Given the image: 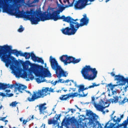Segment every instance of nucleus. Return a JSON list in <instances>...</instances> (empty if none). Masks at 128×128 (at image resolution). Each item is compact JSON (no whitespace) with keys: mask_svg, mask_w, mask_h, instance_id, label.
Here are the masks:
<instances>
[{"mask_svg":"<svg viewBox=\"0 0 128 128\" xmlns=\"http://www.w3.org/2000/svg\"><path fill=\"white\" fill-rule=\"evenodd\" d=\"M52 20L54 22H56L60 20H63V22L70 23V27H66L61 30V32L63 34L66 36H73L76 34V32H78V30L80 26H84L80 25L78 22V19H74L70 16L66 17L64 15L60 16L58 10H54L52 8L48 9L47 14H42L38 10H34L30 9V11H26V20H30L32 24H38L39 22H45V20Z\"/></svg>","mask_w":128,"mask_h":128,"instance_id":"obj_1","label":"nucleus"},{"mask_svg":"<svg viewBox=\"0 0 128 128\" xmlns=\"http://www.w3.org/2000/svg\"><path fill=\"white\" fill-rule=\"evenodd\" d=\"M10 64L12 66V70L16 76L19 78V76H22L25 78H29L28 80H32L34 78V76L32 74V72H33V74H36V76H38V78H36V81L38 84L46 82L44 78H46V76H52V74H50V72L48 70L44 68V66L38 64H32L29 69L28 73L22 68H18L17 66L18 65H16L14 64H10Z\"/></svg>","mask_w":128,"mask_h":128,"instance_id":"obj_2","label":"nucleus"},{"mask_svg":"<svg viewBox=\"0 0 128 128\" xmlns=\"http://www.w3.org/2000/svg\"><path fill=\"white\" fill-rule=\"evenodd\" d=\"M12 47L8 45L0 46V58L2 62H5L6 66H8L10 64H14L16 66L20 64V62L16 60L14 57L12 56V54L16 56L17 58H18L19 56H24L26 60H30L31 57L32 60H34V54L33 52H25L22 53V51H18L17 50H12Z\"/></svg>","mask_w":128,"mask_h":128,"instance_id":"obj_3","label":"nucleus"},{"mask_svg":"<svg viewBox=\"0 0 128 128\" xmlns=\"http://www.w3.org/2000/svg\"><path fill=\"white\" fill-rule=\"evenodd\" d=\"M50 62L52 70H55L56 75L58 78H66L68 73L66 71H64L60 66L58 65V61L56 58H53L52 56L50 58Z\"/></svg>","mask_w":128,"mask_h":128,"instance_id":"obj_4","label":"nucleus"},{"mask_svg":"<svg viewBox=\"0 0 128 128\" xmlns=\"http://www.w3.org/2000/svg\"><path fill=\"white\" fill-rule=\"evenodd\" d=\"M81 74L84 80H92L96 78L98 71L96 68H92L90 66H86L82 68Z\"/></svg>","mask_w":128,"mask_h":128,"instance_id":"obj_5","label":"nucleus"},{"mask_svg":"<svg viewBox=\"0 0 128 128\" xmlns=\"http://www.w3.org/2000/svg\"><path fill=\"white\" fill-rule=\"evenodd\" d=\"M116 116H114L112 120L115 123H110L108 121V122L106 123L104 128H127L128 124V116L126 120H124L122 124H120V118H118L116 119ZM110 124V125L108 126V124Z\"/></svg>","mask_w":128,"mask_h":128,"instance_id":"obj_6","label":"nucleus"},{"mask_svg":"<svg viewBox=\"0 0 128 128\" xmlns=\"http://www.w3.org/2000/svg\"><path fill=\"white\" fill-rule=\"evenodd\" d=\"M46 90H39L36 92H33V94L30 91H26V92L29 94H30V96L27 98V100L30 102H34L36 100H38V98H44V96H46L45 94L46 92Z\"/></svg>","mask_w":128,"mask_h":128,"instance_id":"obj_7","label":"nucleus"},{"mask_svg":"<svg viewBox=\"0 0 128 128\" xmlns=\"http://www.w3.org/2000/svg\"><path fill=\"white\" fill-rule=\"evenodd\" d=\"M86 116H88L89 123L90 124H92L93 126H101L100 123L98 121V116L96 114H94V112L92 111H88L86 112Z\"/></svg>","mask_w":128,"mask_h":128,"instance_id":"obj_8","label":"nucleus"},{"mask_svg":"<svg viewBox=\"0 0 128 128\" xmlns=\"http://www.w3.org/2000/svg\"><path fill=\"white\" fill-rule=\"evenodd\" d=\"M95 0H78L76 4L74 5V8L76 10H82L83 8H84L86 6V4L90 2H94Z\"/></svg>","mask_w":128,"mask_h":128,"instance_id":"obj_9","label":"nucleus"},{"mask_svg":"<svg viewBox=\"0 0 128 128\" xmlns=\"http://www.w3.org/2000/svg\"><path fill=\"white\" fill-rule=\"evenodd\" d=\"M10 6L8 0H0V8H4L5 12H7V14L9 12L8 7Z\"/></svg>","mask_w":128,"mask_h":128,"instance_id":"obj_10","label":"nucleus"},{"mask_svg":"<svg viewBox=\"0 0 128 128\" xmlns=\"http://www.w3.org/2000/svg\"><path fill=\"white\" fill-rule=\"evenodd\" d=\"M83 18L80 20V26H88L90 22V19L86 16V14L83 16Z\"/></svg>","mask_w":128,"mask_h":128,"instance_id":"obj_11","label":"nucleus"},{"mask_svg":"<svg viewBox=\"0 0 128 128\" xmlns=\"http://www.w3.org/2000/svg\"><path fill=\"white\" fill-rule=\"evenodd\" d=\"M46 103H44V104L38 105L36 106L37 108L38 107V108L40 114H44V112H46L45 110L47 108L46 106Z\"/></svg>","mask_w":128,"mask_h":128,"instance_id":"obj_12","label":"nucleus"},{"mask_svg":"<svg viewBox=\"0 0 128 128\" xmlns=\"http://www.w3.org/2000/svg\"><path fill=\"white\" fill-rule=\"evenodd\" d=\"M14 86H15L14 84H6L4 83H0V90H6V88H12Z\"/></svg>","mask_w":128,"mask_h":128,"instance_id":"obj_13","label":"nucleus"},{"mask_svg":"<svg viewBox=\"0 0 128 128\" xmlns=\"http://www.w3.org/2000/svg\"><path fill=\"white\" fill-rule=\"evenodd\" d=\"M94 106L97 110H99V111L101 110L102 112V110H104L106 108H108L110 104H108V106H102V105L96 104V102H94Z\"/></svg>","mask_w":128,"mask_h":128,"instance_id":"obj_14","label":"nucleus"},{"mask_svg":"<svg viewBox=\"0 0 128 128\" xmlns=\"http://www.w3.org/2000/svg\"><path fill=\"white\" fill-rule=\"evenodd\" d=\"M70 96V98H76V96H79V98H86L88 94V92H86L85 94H78L77 92H74V93H70L69 94Z\"/></svg>","mask_w":128,"mask_h":128,"instance_id":"obj_15","label":"nucleus"},{"mask_svg":"<svg viewBox=\"0 0 128 128\" xmlns=\"http://www.w3.org/2000/svg\"><path fill=\"white\" fill-rule=\"evenodd\" d=\"M16 86H18V88H16V90H18V92H20L21 94H22V90H24L27 88L26 86L22 84H16Z\"/></svg>","mask_w":128,"mask_h":128,"instance_id":"obj_16","label":"nucleus"},{"mask_svg":"<svg viewBox=\"0 0 128 128\" xmlns=\"http://www.w3.org/2000/svg\"><path fill=\"white\" fill-rule=\"evenodd\" d=\"M117 85H112V84H109L107 85V88L108 90L112 91V94L114 96V94H116V90H114V86H116Z\"/></svg>","mask_w":128,"mask_h":128,"instance_id":"obj_17","label":"nucleus"},{"mask_svg":"<svg viewBox=\"0 0 128 128\" xmlns=\"http://www.w3.org/2000/svg\"><path fill=\"white\" fill-rule=\"evenodd\" d=\"M68 55H62L60 58V60L64 62V64L65 66H67L68 64Z\"/></svg>","mask_w":128,"mask_h":128,"instance_id":"obj_18","label":"nucleus"},{"mask_svg":"<svg viewBox=\"0 0 128 128\" xmlns=\"http://www.w3.org/2000/svg\"><path fill=\"white\" fill-rule=\"evenodd\" d=\"M34 62H40V64H44V60H42V58L38 57L36 56V55H34V57L33 58V60Z\"/></svg>","mask_w":128,"mask_h":128,"instance_id":"obj_19","label":"nucleus"},{"mask_svg":"<svg viewBox=\"0 0 128 128\" xmlns=\"http://www.w3.org/2000/svg\"><path fill=\"white\" fill-rule=\"evenodd\" d=\"M42 90H46V92H45V96H48V94H50V93L48 92H54V89L52 88H42Z\"/></svg>","mask_w":128,"mask_h":128,"instance_id":"obj_20","label":"nucleus"},{"mask_svg":"<svg viewBox=\"0 0 128 128\" xmlns=\"http://www.w3.org/2000/svg\"><path fill=\"white\" fill-rule=\"evenodd\" d=\"M70 98V94L62 95L60 97L59 99L60 100H66L68 98Z\"/></svg>","mask_w":128,"mask_h":128,"instance_id":"obj_21","label":"nucleus"},{"mask_svg":"<svg viewBox=\"0 0 128 128\" xmlns=\"http://www.w3.org/2000/svg\"><path fill=\"white\" fill-rule=\"evenodd\" d=\"M78 88H79L78 89V92L79 94H80V92H82L83 94H85L84 92V85H82V84L79 85L78 86Z\"/></svg>","mask_w":128,"mask_h":128,"instance_id":"obj_22","label":"nucleus"},{"mask_svg":"<svg viewBox=\"0 0 128 128\" xmlns=\"http://www.w3.org/2000/svg\"><path fill=\"white\" fill-rule=\"evenodd\" d=\"M84 120H86V116H84V115H80L78 120V122H79V124H80Z\"/></svg>","mask_w":128,"mask_h":128,"instance_id":"obj_23","label":"nucleus"},{"mask_svg":"<svg viewBox=\"0 0 128 128\" xmlns=\"http://www.w3.org/2000/svg\"><path fill=\"white\" fill-rule=\"evenodd\" d=\"M74 60V57H72V56H68V64H73Z\"/></svg>","mask_w":128,"mask_h":128,"instance_id":"obj_24","label":"nucleus"},{"mask_svg":"<svg viewBox=\"0 0 128 128\" xmlns=\"http://www.w3.org/2000/svg\"><path fill=\"white\" fill-rule=\"evenodd\" d=\"M114 99L110 98L109 100V102H112V104H114V102H118V96L114 97Z\"/></svg>","mask_w":128,"mask_h":128,"instance_id":"obj_25","label":"nucleus"},{"mask_svg":"<svg viewBox=\"0 0 128 128\" xmlns=\"http://www.w3.org/2000/svg\"><path fill=\"white\" fill-rule=\"evenodd\" d=\"M98 84H96V83H92V85L89 86L88 87H84V90H88V88H94V86H98Z\"/></svg>","mask_w":128,"mask_h":128,"instance_id":"obj_26","label":"nucleus"},{"mask_svg":"<svg viewBox=\"0 0 128 128\" xmlns=\"http://www.w3.org/2000/svg\"><path fill=\"white\" fill-rule=\"evenodd\" d=\"M58 82L62 84H68V82H70V80H64L62 79H59Z\"/></svg>","mask_w":128,"mask_h":128,"instance_id":"obj_27","label":"nucleus"},{"mask_svg":"<svg viewBox=\"0 0 128 128\" xmlns=\"http://www.w3.org/2000/svg\"><path fill=\"white\" fill-rule=\"evenodd\" d=\"M6 116L4 117V118H0V120H2V122H5V124H7L8 122V120H6Z\"/></svg>","mask_w":128,"mask_h":128,"instance_id":"obj_28","label":"nucleus"},{"mask_svg":"<svg viewBox=\"0 0 128 128\" xmlns=\"http://www.w3.org/2000/svg\"><path fill=\"white\" fill-rule=\"evenodd\" d=\"M80 58L78 59H76V58H74V60L73 61L74 64H78L80 62Z\"/></svg>","mask_w":128,"mask_h":128,"instance_id":"obj_29","label":"nucleus"},{"mask_svg":"<svg viewBox=\"0 0 128 128\" xmlns=\"http://www.w3.org/2000/svg\"><path fill=\"white\" fill-rule=\"evenodd\" d=\"M18 32H24V28L22 27V26H20V28L18 29Z\"/></svg>","mask_w":128,"mask_h":128,"instance_id":"obj_30","label":"nucleus"},{"mask_svg":"<svg viewBox=\"0 0 128 128\" xmlns=\"http://www.w3.org/2000/svg\"><path fill=\"white\" fill-rule=\"evenodd\" d=\"M16 104H18V102H16V101H15V102H12L10 104V106H12V107H16Z\"/></svg>","mask_w":128,"mask_h":128,"instance_id":"obj_31","label":"nucleus"},{"mask_svg":"<svg viewBox=\"0 0 128 128\" xmlns=\"http://www.w3.org/2000/svg\"><path fill=\"white\" fill-rule=\"evenodd\" d=\"M126 102H128V100H126V98H124L123 100H122L121 102L122 104H126Z\"/></svg>","mask_w":128,"mask_h":128,"instance_id":"obj_32","label":"nucleus"},{"mask_svg":"<svg viewBox=\"0 0 128 128\" xmlns=\"http://www.w3.org/2000/svg\"><path fill=\"white\" fill-rule=\"evenodd\" d=\"M56 124H58V120H52V124L56 126Z\"/></svg>","mask_w":128,"mask_h":128,"instance_id":"obj_33","label":"nucleus"},{"mask_svg":"<svg viewBox=\"0 0 128 128\" xmlns=\"http://www.w3.org/2000/svg\"><path fill=\"white\" fill-rule=\"evenodd\" d=\"M0 96H3L4 98V96H6V95L4 92H0Z\"/></svg>","mask_w":128,"mask_h":128,"instance_id":"obj_34","label":"nucleus"},{"mask_svg":"<svg viewBox=\"0 0 128 128\" xmlns=\"http://www.w3.org/2000/svg\"><path fill=\"white\" fill-rule=\"evenodd\" d=\"M6 94H7V96H8V98H10V96H14V94L12 93L10 94H8V93H6Z\"/></svg>","mask_w":128,"mask_h":128,"instance_id":"obj_35","label":"nucleus"},{"mask_svg":"<svg viewBox=\"0 0 128 128\" xmlns=\"http://www.w3.org/2000/svg\"><path fill=\"white\" fill-rule=\"evenodd\" d=\"M48 124H52V120H50L48 121Z\"/></svg>","mask_w":128,"mask_h":128,"instance_id":"obj_36","label":"nucleus"},{"mask_svg":"<svg viewBox=\"0 0 128 128\" xmlns=\"http://www.w3.org/2000/svg\"><path fill=\"white\" fill-rule=\"evenodd\" d=\"M60 114L58 115V116H57L56 118V119L57 120H60Z\"/></svg>","mask_w":128,"mask_h":128,"instance_id":"obj_37","label":"nucleus"},{"mask_svg":"<svg viewBox=\"0 0 128 128\" xmlns=\"http://www.w3.org/2000/svg\"><path fill=\"white\" fill-rule=\"evenodd\" d=\"M70 112H72V114H74V112H76V110L72 109V108L70 109Z\"/></svg>","mask_w":128,"mask_h":128,"instance_id":"obj_38","label":"nucleus"},{"mask_svg":"<svg viewBox=\"0 0 128 128\" xmlns=\"http://www.w3.org/2000/svg\"><path fill=\"white\" fill-rule=\"evenodd\" d=\"M26 122H28V120H23V124H26Z\"/></svg>","mask_w":128,"mask_h":128,"instance_id":"obj_39","label":"nucleus"},{"mask_svg":"<svg viewBox=\"0 0 128 128\" xmlns=\"http://www.w3.org/2000/svg\"><path fill=\"white\" fill-rule=\"evenodd\" d=\"M110 75L112 76H116V74H114V72H112L110 73Z\"/></svg>","mask_w":128,"mask_h":128,"instance_id":"obj_40","label":"nucleus"},{"mask_svg":"<svg viewBox=\"0 0 128 128\" xmlns=\"http://www.w3.org/2000/svg\"><path fill=\"white\" fill-rule=\"evenodd\" d=\"M75 106H76V108H78V110H79L80 112L82 110V109H80V108H78V106L76 105Z\"/></svg>","mask_w":128,"mask_h":128,"instance_id":"obj_41","label":"nucleus"},{"mask_svg":"<svg viewBox=\"0 0 128 128\" xmlns=\"http://www.w3.org/2000/svg\"><path fill=\"white\" fill-rule=\"evenodd\" d=\"M5 92H6V94L8 92H10V90H6Z\"/></svg>","mask_w":128,"mask_h":128,"instance_id":"obj_42","label":"nucleus"},{"mask_svg":"<svg viewBox=\"0 0 128 128\" xmlns=\"http://www.w3.org/2000/svg\"><path fill=\"white\" fill-rule=\"evenodd\" d=\"M120 118V120H122V118H124V114L120 116V118Z\"/></svg>","mask_w":128,"mask_h":128,"instance_id":"obj_43","label":"nucleus"},{"mask_svg":"<svg viewBox=\"0 0 128 128\" xmlns=\"http://www.w3.org/2000/svg\"><path fill=\"white\" fill-rule=\"evenodd\" d=\"M56 84H58V80L55 81V82L53 83V84H54V86H56Z\"/></svg>","mask_w":128,"mask_h":128,"instance_id":"obj_44","label":"nucleus"},{"mask_svg":"<svg viewBox=\"0 0 128 128\" xmlns=\"http://www.w3.org/2000/svg\"><path fill=\"white\" fill-rule=\"evenodd\" d=\"M95 98L94 96L92 97V102H94Z\"/></svg>","mask_w":128,"mask_h":128,"instance_id":"obj_45","label":"nucleus"},{"mask_svg":"<svg viewBox=\"0 0 128 128\" xmlns=\"http://www.w3.org/2000/svg\"><path fill=\"white\" fill-rule=\"evenodd\" d=\"M64 124H64V122L63 120L62 122V126H64Z\"/></svg>","mask_w":128,"mask_h":128,"instance_id":"obj_46","label":"nucleus"},{"mask_svg":"<svg viewBox=\"0 0 128 128\" xmlns=\"http://www.w3.org/2000/svg\"><path fill=\"white\" fill-rule=\"evenodd\" d=\"M62 90H64V92H68L67 90H64V88H62Z\"/></svg>","mask_w":128,"mask_h":128,"instance_id":"obj_47","label":"nucleus"},{"mask_svg":"<svg viewBox=\"0 0 128 128\" xmlns=\"http://www.w3.org/2000/svg\"><path fill=\"white\" fill-rule=\"evenodd\" d=\"M70 6H72L71 5H66V8H70Z\"/></svg>","mask_w":128,"mask_h":128,"instance_id":"obj_48","label":"nucleus"},{"mask_svg":"<svg viewBox=\"0 0 128 128\" xmlns=\"http://www.w3.org/2000/svg\"><path fill=\"white\" fill-rule=\"evenodd\" d=\"M26 64H30V61H28V60L26 61Z\"/></svg>","mask_w":128,"mask_h":128,"instance_id":"obj_49","label":"nucleus"},{"mask_svg":"<svg viewBox=\"0 0 128 128\" xmlns=\"http://www.w3.org/2000/svg\"><path fill=\"white\" fill-rule=\"evenodd\" d=\"M64 10V7L62 6V8H61V10Z\"/></svg>","mask_w":128,"mask_h":128,"instance_id":"obj_50","label":"nucleus"},{"mask_svg":"<svg viewBox=\"0 0 128 128\" xmlns=\"http://www.w3.org/2000/svg\"><path fill=\"white\" fill-rule=\"evenodd\" d=\"M57 92H62V90H58L56 91Z\"/></svg>","mask_w":128,"mask_h":128,"instance_id":"obj_51","label":"nucleus"},{"mask_svg":"<svg viewBox=\"0 0 128 128\" xmlns=\"http://www.w3.org/2000/svg\"><path fill=\"white\" fill-rule=\"evenodd\" d=\"M31 118H32V120H34V115H32V116Z\"/></svg>","mask_w":128,"mask_h":128,"instance_id":"obj_52","label":"nucleus"},{"mask_svg":"<svg viewBox=\"0 0 128 128\" xmlns=\"http://www.w3.org/2000/svg\"><path fill=\"white\" fill-rule=\"evenodd\" d=\"M20 122H22V118H20Z\"/></svg>","mask_w":128,"mask_h":128,"instance_id":"obj_53","label":"nucleus"},{"mask_svg":"<svg viewBox=\"0 0 128 128\" xmlns=\"http://www.w3.org/2000/svg\"><path fill=\"white\" fill-rule=\"evenodd\" d=\"M110 2V0H106V2Z\"/></svg>","mask_w":128,"mask_h":128,"instance_id":"obj_54","label":"nucleus"},{"mask_svg":"<svg viewBox=\"0 0 128 128\" xmlns=\"http://www.w3.org/2000/svg\"><path fill=\"white\" fill-rule=\"evenodd\" d=\"M44 66H45V68H46V63L44 64Z\"/></svg>","mask_w":128,"mask_h":128,"instance_id":"obj_55","label":"nucleus"},{"mask_svg":"<svg viewBox=\"0 0 128 128\" xmlns=\"http://www.w3.org/2000/svg\"><path fill=\"white\" fill-rule=\"evenodd\" d=\"M0 128H4V126H0Z\"/></svg>","mask_w":128,"mask_h":128,"instance_id":"obj_56","label":"nucleus"},{"mask_svg":"<svg viewBox=\"0 0 128 128\" xmlns=\"http://www.w3.org/2000/svg\"><path fill=\"white\" fill-rule=\"evenodd\" d=\"M64 4H66V0H64Z\"/></svg>","mask_w":128,"mask_h":128,"instance_id":"obj_57","label":"nucleus"},{"mask_svg":"<svg viewBox=\"0 0 128 128\" xmlns=\"http://www.w3.org/2000/svg\"><path fill=\"white\" fill-rule=\"evenodd\" d=\"M108 104V102H105L104 104Z\"/></svg>","mask_w":128,"mask_h":128,"instance_id":"obj_58","label":"nucleus"},{"mask_svg":"<svg viewBox=\"0 0 128 128\" xmlns=\"http://www.w3.org/2000/svg\"><path fill=\"white\" fill-rule=\"evenodd\" d=\"M106 112H108V110H106Z\"/></svg>","mask_w":128,"mask_h":128,"instance_id":"obj_59","label":"nucleus"},{"mask_svg":"<svg viewBox=\"0 0 128 128\" xmlns=\"http://www.w3.org/2000/svg\"><path fill=\"white\" fill-rule=\"evenodd\" d=\"M70 82H74V80H71Z\"/></svg>","mask_w":128,"mask_h":128,"instance_id":"obj_60","label":"nucleus"},{"mask_svg":"<svg viewBox=\"0 0 128 128\" xmlns=\"http://www.w3.org/2000/svg\"><path fill=\"white\" fill-rule=\"evenodd\" d=\"M59 2L62 4V0H59Z\"/></svg>","mask_w":128,"mask_h":128,"instance_id":"obj_61","label":"nucleus"},{"mask_svg":"<svg viewBox=\"0 0 128 128\" xmlns=\"http://www.w3.org/2000/svg\"><path fill=\"white\" fill-rule=\"evenodd\" d=\"M114 114V111L113 112V113L112 114V116Z\"/></svg>","mask_w":128,"mask_h":128,"instance_id":"obj_62","label":"nucleus"},{"mask_svg":"<svg viewBox=\"0 0 128 128\" xmlns=\"http://www.w3.org/2000/svg\"><path fill=\"white\" fill-rule=\"evenodd\" d=\"M67 2H68V4L70 3V0H68Z\"/></svg>","mask_w":128,"mask_h":128,"instance_id":"obj_63","label":"nucleus"},{"mask_svg":"<svg viewBox=\"0 0 128 128\" xmlns=\"http://www.w3.org/2000/svg\"><path fill=\"white\" fill-rule=\"evenodd\" d=\"M10 2H14V0H10Z\"/></svg>","mask_w":128,"mask_h":128,"instance_id":"obj_64","label":"nucleus"}]
</instances>
